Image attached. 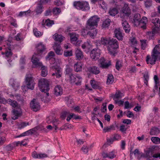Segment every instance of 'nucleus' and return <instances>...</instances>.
I'll return each mask as SVG.
<instances>
[{"instance_id":"nucleus-1","label":"nucleus","mask_w":160,"mask_h":160,"mask_svg":"<svg viewBox=\"0 0 160 160\" xmlns=\"http://www.w3.org/2000/svg\"><path fill=\"white\" fill-rule=\"evenodd\" d=\"M157 48L155 47L151 55V57L150 58L149 56H148L147 58V62L152 65L155 64L156 60H160V50Z\"/></svg>"},{"instance_id":"nucleus-2","label":"nucleus","mask_w":160,"mask_h":160,"mask_svg":"<svg viewBox=\"0 0 160 160\" xmlns=\"http://www.w3.org/2000/svg\"><path fill=\"white\" fill-rule=\"evenodd\" d=\"M157 48L155 47L151 55V57L150 58L149 56H148L147 58V62L152 65L155 64L156 60H160V50Z\"/></svg>"},{"instance_id":"nucleus-3","label":"nucleus","mask_w":160,"mask_h":160,"mask_svg":"<svg viewBox=\"0 0 160 160\" xmlns=\"http://www.w3.org/2000/svg\"><path fill=\"white\" fill-rule=\"evenodd\" d=\"M118 48L117 40L115 39H109L108 50V53L111 55L115 56L116 54L115 50Z\"/></svg>"},{"instance_id":"nucleus-4","label":"nucleus","mask_w":160,"mask_h":160,"mask_svg":"<svg viewBox=\"0 0 160 160\" xmlns=\"http://www.w3.org/2000/svg\"><path fill=\"white\" fill-rule=\"evenodd\" d=\"M99 20V18L97 16H93L88 20L86 25V28L89 30L94 29L97 27L98 22Z\"/></svg>"},{"instance_id":"nucleus-5","label":"nucleus","mask_w":160,"mask_h":160,"mask_svg":"<svg viewBox=\"0 0 160 160\" xmlns=\"http://www.w3.org/2000/svg\"><path fill=\"white\" fill-rule=\"evenodd\" d=\"M38 86L41 91L42 92H47L49 90V82L45 78H42L39 79L38 81Z\"/></svg>"},{"instance_id":"nucleus-6","label":"nucleus","mask_w":160,"mask_h":160,"mask_svg":"<svg viewBox=\"0 0 160 160\" xmlns=\"http://www.w3.org/2000/svg\"><path fill=\"white\" fill-rule=\"evenodd\" d=\"M25 82L27 88L33 90L34 88L35 83L34 78L31 74H27L25 76Z\"/></svg>"},{"instance_id":"nucleus-7","label":"nucleus","mask_w":160,"mask_h":160,"mask_svg":"<svg viewBox=\"0 0 160 160\" xmlns=\"http://www.w3.org/2000/svg\"><path fill=\"white\" fill-rule=\"evenodd\" d=\"M73 6L77 9L82 11H86L89 9V5L86 2H75L73 3Z\"/></svg>"},{"instance_id":"nucleus-8","label":"nucleus","mask_w":160,"mask_h":160,"mask_svg":"<svg viewBox=\"0 0 160 160\" xmlns=\"http://www.w3.org/2000/svg\"><path fill=\"white\" fill-rule=\"evenodd\" d=\"M131 9L127 4H125L120 13V17L122 19L128 18L131 14Z\"/></svg>"},{"instance_id":"nucleus-9","label":"nucleus","mask_w":160,"mask_h":160,"mask_svg":"<svg viewBox=\"0 0 160 160\" xmlns=\"http://www.w3.org/2000/svg\"><path fill=\"white\" fill-rule=\"evenodd\" d=\"M37 52L36 53L38 56H41L43 52L45 51L46 48L45 46L42 42L38 43L36 46Z\"/></svg>"},{"instance_id":"nucleus-10","label":"nucleus","mask_w":160,"mask_h":160,"mask_svg":"<svg viewBox=\"0 0 160 160\" xmlns=\"http://www.w3.org/2000/svg\"><path fill=\"white\" fill-rule=\"evenodd\" d=\"M101 52L100 49L98 48L93 49L91 52V58L95 60H97L99 57Z\"/></svg>"},{"instance_id":"nucleus-11","label":"nucleus","mask_w":160,"mask_h":160,"mask_svg":"<svg viewBox=\"0 0 160 160\" xmlns=\"http://www.w3.org/2000/svg\"><path fill=\"white\" fill-rule=\"evenodd\" d=\"M100 67L103 69L107 68L111 65L110 61L107 62L103 57L101 58L99 60Z\"/></svg>"},{"instance_id":"nucleus-12","label":"nucleus","mask_w":160,"mask_h":160,"mask_svg":"<svg viewBox=\"0 0 160 160\" xmlns=\"http://www.w3.org/2000/svg\"><path fill=\"white\" fill-rule=\"evenodd\" d=\"M36 53H35L34 55H33L32 59V61L33 63L35 65L36 67L40 68L41 66L42 65L41 62L39 61V59Z\"/></svg>"},{"instance_id":"nucleus-13","label":"nucleus","mask_w":160,"mask_h":160,"mask_svg":"<svg viewBox=\"0 0 160 160\" xmlns=\"http://www.w3.org/2000/svg\"><path fill=\"white\" fill-rule=\"evenodd\" d=\"M30 106L31 109L35 112H37L40 109L39 103L34 99L31 102Z\"/></svg>"},{"instance_id":"nucleus-14","label":"nucleus","mask_w":160,"mask_h":160,"mask_svg":"<svg viewBox=\"0 0 160 160\" xmlns=\"http://www.w3.org/2000/svg\"><path fill=\"white\" fill-rule=\"evenodd\" d=\"M55 53L58 55H61L62 54L63 50L59 43L55 42L53 46Z\"/></svg>"},{"instance_id":"nucleus-15","label":"nucleus","mask_w":160,"mask_h":160,"mask_svg":"<svg viewBox=\"0 0 160 160\" xmlns=\"http://www.w3.org/2000/svg\"><path fill=\"white\" fill-rule=\"evenodd\" d=\"M140 19L141 17L139 14L136 13L134 14L133 19V22L135 26L137 27L139 25Z\"/></svg>"},{"instance_id":"nucleus-16","label":"nucleus","mask_w":160,"mask_h":160,"mask_svg":"<svg viewBox=\"0 0 160 160\" xmlns=\"http://www.w3.org/2000/svg\"><path fill=\"white\" fill-rule=\"evenodd\" d=\"M52 68L55 69V72L52 74V76H55L57 78H60L61 77L62 74L61 68L59 67L55 68L53 66L52 67Z\"/></svg>"},{"instance_id":"nucleus-17","label":"nucleus","mask_w":160,"mask_h":160,"mask_svg":"<svg viewBox=\"0 0 160 160\" xmlns=\"http://www.w3.org/2000/svg\"><path fill=\"white\" fill-rule=\"evenodd\" d=\"M75 53L77 59L80 60L83 58L84 57L83 53L80 49L78 48L76 49Z\"/></svg>"},{"instance_id":"nucleus-18","label":"nucleus","mask_w":160,"mask_h":160,"mask_svg":"<svg viewBox=\"0 0 160 160\" xmlns=\"http://www.w3.org/2000/svg\"><path fill=\"white\" fill-rule=\"evenodd\" d=\"M152 22L153 24V28L156 29L160 30V21L158 18H154L152 20Z\"/></svg>"},{"instance_id":"nucleus-19","label":"nucleus","mask_w":160,"mask_h":160,"mask_svg":"<svg viewBox=\"0 0 160 160\" xmlns=\"http://www.w3.org/2000/svg\"><path fill=\"white\" fill-rule=\"evenodd\" d=\"M122 25L123 28L126 33H128L130 32V26L128 22L126 20H122Z\"/></svg>"},{"instance_id":"nucleus-20","label":"nucleus","mask_w":160,"mask_h":160,"mask_svg":"<svg viewBox=\"0 0 160 160\" xmlns=\"http://www.w3.org/2000/svg\"><path fill=\"white\" fill-rule=\"evenodd\" d=\"M115 37L119 40H122L123 36L119 28L116 29L114 31Z\"/></svg>"},{"instance_id":"nucleus-21","label":"nucleus","mask_w":160,"mask_h":160,"mask_svg":"<svg viewBox=\"0 0 160 160\" xmlns=\"http://www.w3.org/2000/svg\"><path fill=\"white\" fill-rule=\"evenodd\" d=\"M68 35L70 37L71 42L73 44H75V42L78 39V35L74 32L69 33Z\"/></svg>"},{"instance_id":"nucleus-22","label":"nucleus","mask_w":160,"mask_h":160,"mask_svg":"<svg viewBox=\"0 0 160 160\" xmlns=\"http://www.w3.org/2000/svg\"><path fill=\"white\" fill-rule=\"evenodd\" d=\"M10 84L15 91L19 88V82L13 79H10Z\"/></svg>"},{"instance_id":"nucleus-23","label":"nucleus","mask_w":160,"mask_h":160,"mask_svg":"<svg viewBox=\"0 0 160 160\" xmlns=\"http://www.w3.org/2000/svg\"><path fill=\"white\" fill-rule=\"evenodd\" d=\"M62 93V89L61 86L57 85L54 89V94L56 96H60Z\"/></svg>"},{"instance_id":"nucleus-24","label":"nucleus","mask_w":160,"mask_h":160,"mask_svg":"<svg viewBox=\"0 0 160 160\" xmlns=\"http://www.w3.org/2000/svg\"><path fill=\"white\" fill-rule=\"evenodd\" d=\"M55 56V53L53 51H50L47 56L46 57V60H52L53 61V62H52V63H54L55 62V59L53 58L54 56Z\"/></svg>"},{"instance_id":"nucleus-25","label":"nucleus","mask_w":160,"mask_h":160,"mask_svg":"<svg viewBox=\"0 0 160 160\" xmlns=\"http://www.w3.org/2000/svg\"><path fill=\"white\" fill-rule=\"evenodd\" d=\"M88 70L90 72L96 75L98 74L100 72L99 68L95 66L89 68Z\"/></svg>"},{"instance_id":"nucleus-26","label":"nucleus","mask_w":160,"mask_h":160,"mask_svg":"<svg viewBox=\"0 0 160 160\" xmlns=\"http://www.w3.org/2000/svg\"><path fill=\"white\" fill-rule=\"evenodd\" d=\"M64 38V37L58 34H55L53 35V38L56 41L55 42L59 43L60 44L61 42L63 40Z\"/></svg>"},{"instance_id":"nucleus-27","label":"nucleus","mask_w":160,"mask_h":160,"mask_svg":"<svg viewBox=\"0 0 160 160\" xmlns=\"http://www.w3.org/2000/svg\"><path fill=\"white\" fill-rule=\"evenodd\" d=\"M140 24L141 28L143 29H145L146 28V25L148 22V20L147 17H143L142 18V19H140Z\"/></svg>"},{"instance_id":"nucleus-28","label":"nucleus","mask_w":160,"mask_h":160,"mask_svg":"<svg viewBox=\"0 0 160 160\" xmlns=\"http://www.w3.org/2000/svg\"><path fill=\"white\" fill-rule=\"evenodd\" d=\"M43 5L38 3L37 5V6L35 9V12L36 13V14L38 15L41 14L43 11Z\"/></svg>"},{"instance_id":"nucleus-29","label":"nucleus","mask_w":160,"mask_h":160,"mask_svg":"<svg viewBox=\"0 0 160 160\" xmlns=\"http://www.w3.org/2000/svg\"><path fill=\"white\" fill-rule=\"evenodd\" d=\"M90 83L92 87L93 88L95 89H100L101 88V87L100 86V83L94 80H91L90 81Z\"/></svg>"},{"instance_id":"nucleus-30","label":"nucleus","mask_w":160,"mask_h":160,"mask_svg":"<svg viewBox=\"0 0 160 160\" xmlns=\"http://www.w3.org/2000/svg\"><path fill=\"white\" fill-rule=\"evenodd\" d=\"M160 30L156 29L155 28H154L152 29V32H148L147 34V37H148L150 39H152L153 37L155 34L156 33L158 32Z\"/></svg>"},{"instance_id":"nucleus-31","label":"nucleus","mask_w":160,"mask_h":160,"mask_svg":"<svg viewBox=\"0 0 160 160\" xmlns=\"http://www.w3.org/2000/svg\"><path fill=\"white\" fill-rule=\"evenodd\" d=\"M74 70L75 72H79L81 71L82 68V65L80 62H77L74 66Z\"/></svg>"},{"instance_id":"nucleus-32","label":"nucleus","mask_w":160,"mask_h":160,"mask_svg":"<svg viewBox=\"0 0 160 160\" xmlns=\"http://www.w3.org/2000/svg\"><path fill=\"white\" fill-rule=\"evenodd\" d=\"M42 70L41 75L43 77H45L48 74V71L47 67L43 65L40 67Z\"/></svg>"},{"instance_id":"nucleus-33","label":"nucleus","mask_w":160,"mask_h":160,"mask_svg":"<svg viewBox=\"0 0 160 160\" xmlns=\"http://www.w3.org/2000/svg\"><path fill=\"white\" fill-rule=\"evenodd\" d=\"M12 112L14 116L12 118L13 120H15L17 119L21 115V112L18 111L17 110H13Z\"/></svg>"},{"instance_id":"nucleus-34","label":"nucleus","mask_w":160,"mask_h":160,"mask_svg":"<svg viewBox=\"0 0 160 160\" xmlns=\"http://www.w3.org/2000/svg\"><path fill=\"white\" fill-rule=\"evenodd\" d=\"M154 79L155 83V89H158V87H159V94L160 96V84L159 83L158 78L157 76L156 75L154 76Z\"/></svg>"},{"instance_id":"nucleus-35","label":"nucleus","mask_w":160,"mask_h":160,"mask_svg":"<svg viewBox=\"0 0 160 160\" xmlns=\"http://www.w3.org/2000/svg\"><path fill=\"white\" fill-rule=\"evenodd\" d=\"M115 129V126L114 125H112L109 126L105 127L103 130L104 133L107 132H109L111 130H114Z\"/></svg>"},{"instance_id":"nucleus-36","label":"nucleus","mask_w":160,"mask_h":160,"mask_svg":"<svg viewBox=\"0 0 160 160\" xmlns=\"http://www.w3.org/2000/svg\"><path fill=\"white\" fill-rule=\"evenodd\" d=\"M159 132L160 130L158 128L154 127L151 129L150 133L152 135H157Z\"/></svg>"},{"instance_id":"nucleus-37","label":"nucleus","mask_w":160,"mask_h":160,"mask_svg":"<svg viewBox=\"0 0 160 160\" xmlns=\"http://www.w3.org/2000/svg\"><path fill=\"white\" fill-rule=\"evenodd\" d=\"M43 23L42 24V25H46L47 26L50 27L54 24V21L53 20H51L49 19H48L46 20L45 22L44 20H43Z\"/></svg>"},{"instance_id":"nucleus-38","label":"nucleus","mask_w":160,"mask_h":160,"mask_svg":"<svg viewBox=\"0 0 160 160\" xmlns=\"http://www.w3.org/2000/svg\"><path fill=\"white\" fill-rule=\"evenodd\" d=\"M12 96L15 97V99H16L18 102H20L21 105L23 104L24 102V99L23 97H21L20 94H16L14 95H12Z\"/></svg>"},{"instance_id":"nucleus-39","label":"nucleus","mask_w":160,"mask_h":160,"mask_svg":"<svg viewBox=\"0 0 160 160\" xmlns=\"http://www.w3.org/2000/svg\"><path fill=\"white\" fill-rule=\"evenodd\" d=\"M111 20L109 19H107L103 22L102 24V27L103 28H108L110 25Z\"/></svg>"},{"instance_id":"nucleus-40","label":"nucleus","mask_w":160,"mask_h":160,"mask_svg":"<svg viewBox=\"0 0 160 160\" xmlns=\"http://www.w3.org/2000/svg\"><path fill=\"white\" fill-rule=\"evenodd\" d=\"M122 67V63L121 61L117 60L115 64V68L118 70H119Z\"/></svg>"},{"instance_id":"nucleus-41","label":"nucleus","mask_w":160,"mask_h":160,"mask_svg":"<svg viewBox=\"0 0 160 160\" xmlns=\"http://www.w3.org/2000/svg\"><path fill=\"white\" fill-rule=\"evenodd\" d=\"M14 145V144L12 143H10L4 147V149L6 151H10L13 150L14 148L13 147Z\"/></svg>"},{"instance_id":"nucleus-42","label":"nucleus","mask_w":160,"mask_h":160,"mask_svg":"<svg viewBox=\"0 0 160 160\" xmlns=\"http://www.w3.org/2000/svg\"><path fill=\"white\" fill-rule=\"evenodd\" d=\"M114 82L113 77L112 75L109 74L108 75L107 81V84H112Z\"/></svg>"},{"instance_id":"nucleus-43","label":"nucleus","mask_w":160,"mask_h":160,"mask_svg":"<svg viewBox=\"0 0 160 160\" xmlns=\"http://www.w3.org/2000/svg\"><path fill=\"white\" fill-rule=\"evenodd\" d=\"M7 102L13 107H16L18 105V103L17 101L15 100H12L11 99H8Z\"/></svg>"},{"instance_id":"nucleus-44","label":"nucleus","mask_w":160,"mask_h":160,"mask_svg":"<svg viewBox=\"0 0 160 160\" xmlns=\"http://www.w3.org/2000/svg\"><path fill=\"white\" fill-rule=\"evenodd\" d=\"M109 13L111 16H114L118 13V11L116 8L110 9Z\"/></svg>"},{"instance_id":"nucleus-45","label":"nucleus","mask_w":160,"mask_h":160,"mask_svg":"<svg viewBox=\"0 0 160 160\" xmlns=\"http://www.w3.org/2000/svg\"><path fill=\"white\" fill-rule=\"evenodd\" d=\"M90 47V45L88 41L84 42L82 45V48L83 49H89Z\"/></svg>"},{"instance_id":"nucleus-46","label":"nucleus","mask_w":160,"mask_h":160,"mask_svg":"<svg viewBox=\"0 0 160 160\" xmlns=\"http://www.w3.org/2000/svg\"><path fill=\"white\" fill-rule=\"evenodd\" d=\"M122 97V93H121L119 91H118L116 92L113 97V99L115 101V100H118V99L121 98Z\"/></svg>"},{"instance_id":"nucleus-47","label":"nucleus","mask_w":160,"mask_h":160,"mask_svg":"<svg viewBox=\"0 0 160 160\" xmlns=\"http://www.w3.org/2000/svg\"><path fill=\"white\" fill-rule=\"evenodd\" d=\"M97 30H95L89 32L88 33V34L91 38H94V37L97 35Z\"/></svg>"},{"instance_id":"nucleus-48","label":"nucleus","mask_w":160,"mask_h":160,"mask_svg":"<svg viewBox=\"0 0 160 160\" xmlns=\"http://www.w3.org/2000/svg\"><path fill=\"white\" fill-rule=\"evenodd\" d=\"M151 140L155 144L160 143V138L158 137H152L151 138Z\"/></svg>"},{"instance_id":"nucleus-49","label":"nucleus","mask_w":160,"mask_h":160,"mask_svg":"<svg viewBox=\"0 0 160 160\" xmlns=\"http://www.w3.org/2000/svg\"><path fill=\"white\" fill-rule=\"evenodd\" d=\"M5 56L7 58H10L12 56V53L10 49H9L8 50L5 52Z\"/></svg>"},{"instance_id":"nucleus-50","label":"nucleus","mask_w":160,"mask_h":160,"mask_svg":"<svg viewBox=\"0 0 160 160\" xmlns=\"http://www.w3.org/2000/svg\"><path fill=\"white\" fill-rule=\"evenodd\" d=\"M141 44V47L142 49L144 50L146 47L147 46V43L146 42L147 41V40H140Z\"/></svg>"},{"instance_id":"nucleus-51","label":"nucleus","mask_w":160,"mask_h":160,"mask_svg":"<svg viewBox=\"0 0 160 160\" xmlns=\"http://www.w3.org/2000/svg\"><path fill=\"white\" fill-rule=\"evenodd\" d=\"M52 12L53 14L58 15L61 12V10L58 8L55 7L53 9Z\"/></svg>"},{"instance_id":"nucleus-52","label":"nucleus","mask_w":160,"mask_h":160,"mask_svg":"<svg viewBox=\"0 0 160 160\" xmlns=\"http://www.w3.org/2000/svg\"><path fill=\"white\" fill-rule=\"evenodd\" d=\"M29 125V123L28 122H21L18 125V128L20 129H21Z\"/></svg>"},{"instance_id":"nucleus-53","label":"nucleus","mask_w":160,"mask_h":160,"mask_svg":"<svg viewBox=\"0 0 160 160\" xmlns=\"http://www.w3.org/2000/svg\"><path fill=\"white\" fill-rule=\"evenodd\" d=\"M33 32L34 35L37 37H40L42 35L41 32L38 31L37 28L34 29Z\"/></svg>"},{"instance_id":"nucleus-54","label":"nucleus","mask_w":160,"mask_h":160,"mask_svg":"<svg viewBox=\"0 0 160 160\" xmlns=\"http://www.w3.org/2000/svg\"><path fill=\"white\" fill-rule=\"evenodd\" d=\"M76 82H75L76 85H80L81 82L82 78L80 76L78 75L76 76Z\"/></svg>"},{"instance_id":"nucleus-55","label":"nucleus","mask_w":160,"mask_h":160,"mask_svg":"<svg viewBox=\"0 0 160 160\" xmlns=\"http://www.w3.org/2000/svg\"><path fill=\"white\" fill-rule=\"evenodd\" d=\"M108 41L109 39L108 40L106 38H102L101 40V43L103 45H107L108 43Z\"/></svg>"},{"instance_id":"nucleus-56","label":"nucleus","mask_w":160,"mask_h":160,"mask_svg":"<svg viewBox=\"0 0 160 160\" xmlns=\"http://www.w3.org/2000/svg\"><path fill=\"white\" fill-rule=\"evenodd\" d=\"M30 12V10H28L26 11L21 12L18 15V16L22 17L23 15H27Z\"/></svg>"},{"instance_id":"nucleus-57","label":"nucleus","mask_w":160,"mask_h":160,"mask_svg":"<svg viewBox=\"0 0 160 160\" xmlns=\"http://www.w3.org/2000/svg\"><path fill=\"white\" fill-rule=\"evenodd\" d=\"M145 7L147 8H149L152 5V2L151 0H147L145 2Z\"/></svg>"},{"instance_id":"nucleus-58","label":"nucleus","mask_w":160,"mask_h":160,"mask_svg":"<svg viewBox=\"0 0 160 160\" xmlns=\"http://www.w3.org/2000/svg\"><path fill=\"white\" fill-rule=\"evenodd\" d=\"M145 154L146 156V158H147L148 160H150V158L152 157L150 155V151L149 150H147L145 151Z\"/></svg>"},{"instance_id":"nucleus-59","label":"nucleus","mask_w":160,"mask_h":160,"mask_svg":"<svg viewBox=\"0 0 160 160\" xmlns=\"http://www.w3.org/2000/svg\"><path fill=\"white\" fill-rule=\"evenodd\" d=\"M144 83L147 85H148V81L149 79V76L148 73H146L144 75Z\"/></svg>"},{"instance_id":"nucleus-60","label":"nucleus","mask_w":160,"mask_h":160,"mask_svg":"<svg viewBox=\"0 0 160 160\" xmlns=\"http://www.w3.org/2000/svg\"><path fill=\"white\" fill-rule=\"evenodd\" d=\"M66 74L68 75L69 76L72 75V69L68 67L66 68Z\"/></svg>"},{"instance_id":"nucleus-61","label":"nucleus","mask_w":160,"mask_h":160,"mask_svg":"<svg viewBox=\"0 0 160 160\" xmlns=\"http://www.w3.org/2000/svg\"><path fill=\"white\" fill-rule=\"evenodd\" d=\"M54 2L56 5L57 6H60L63 4L64 1L63 0H59L56 2Z\"/></svg>"},{"instance_id":"nucleus-62","label":"nucleus","mask_w":160,"mask_h":160,"mask_svg":"<svg viewBox=\"0 0 160 160\" xmlns=\"http://www.w3.org/2000/svg\"><path fill=\"white\" fill-rule=\"evenodd\" d=\"M64 55L66 57L72 56V51H65Z\"/></svg>"},{"instance_id":"nucleus-63","label":"nucleus","mask_w":160,"mask_h":160,"mask_svg":"<svg viewBox=\"0 0 160 160\" xmlns=\"http://www.w3.org/2000/svg\"><path fill=\"white\" fill-rule=\"evenodd\" d=\"M99 5L102 9H105L106 8V4L103 1L100 2L99 3Z\"/></svg>"},{"instance_id":"nucleus-64","label":"nucleus","mask_w":160,"mask_h":160,"mask_svg":"<svg viewBox=\"0 0 160 160\" xmlns=\"http://www.w3.org/2000/svg\"><path fill=\"white\" fill-rule=\"evenodd\" d=\"M69 77L70 81H71V83H74V82H76V77H75L73 75V74L69 76Z\"/></svg>"}]
</instances>
